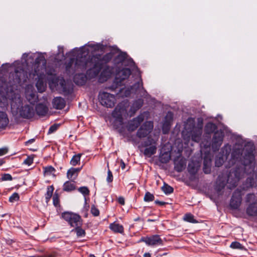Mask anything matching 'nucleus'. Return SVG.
Wrapping results in <instances>:
<instances>
[{"label": "nucleus", "instance_id": "1", "mask_svg": "<svg viewBox=\"0 0 257 257\" xmlns=\"http://www.w3.org/2000/svg\"><path fill=\"white\" fill-rule=\"evenodd\" d=\"M222 154L218 155L215 159V166L219 167L222 165L225 159H229L227 167L230 168L235 165V168L230 171L227 180V187L231 189L237 185L241 178V171L239 168L241 161V145L236 144L232 148L226 145L221 150Z\"/></svg>", "mask_w": 257, "mask_h": 257}, {"label": "nucleus", "instance_id": "2", "mask_svg": "<svg viewBox=\"0 0 257 257\" xmlns=\"http://www.w3.org/2000/svg\"><path fill=\"white\" fill-rule=\"evenodd\" d=\"M11 100V108L12 114L16 117H21L29 119L35 114L33 105L25 104L23 105L22 99L19 94H13Z\"/></svg>", "mask_w": 257, "mask_h": 257}, {"label": "nucleus", "instance_id": "3", "mask_svg": "<svg viewBox=\"0 0 257 257\" xmlns=\"http://www.w3.org/2000/svg\"><path fill=\"white\" fill-rule=\"evenodd\" d=\"M102 45L100 44H89L81 48L75 61V65L77 68L85 69L88 63L86 56L90 53H93L99 50H102Z\"/></svg>", "mask_w": 257, "mask_h": 257}, {"label": "nucleus", "instance_id": "4", "mask_svg": "<svg viewBox=\"0 0 257 257\" xmlns=\"http://www.w3.org/2000/svg\"><path fill=\"white\" fill-rule=\"evenodd\" d=\"M146 91L143 86L142 80L141 78L136 82L131 88H122L119 89L117 93L120 97H128L131 93H134L141 96H145Z\"/></svg>", "mask_w": 257, "mask_h": 257}, {"label": "nucleus", "instance_id": "5", "mask_svg": "<svg viewBox=\"0 0 257 257\" xmlns=\"http://www.w3.org/2000/svg\"><path fill=\"white\" fill-rule=\"evenodd\" d=\"M244 148L242 149V155L244 154L243 160H242V165L245 166H251L254 161L253 152L255 150L254 144L251 142L245 143L242 139V146Z\"/></svg>", "mask_w": 257, "mask_h": 257}, {"label": "nucleus", "instance_id": "6", "mask_svg": "<svg viewBox=\"0 0 257 257\" xmlns=\"http://www.w3.org/2000/svg\"><path fill=\"white\" fill-rule=\"evenodd\" d=\"M157 141V139H154L149 136L147 140L142 143L139 146L140 151L143 152L145 156L151 157L156 153Z\"/></svg>", "mask_w": 257, "mask_h": 257}, {"label": "nucleus", "instance_id": "7", "mask_svg": "<svg viewBox=\"0 0 257 257\" xmlns=\"http://www.w3.org/2000/svg\"><path fill=\"white\" fill-rule=\"evenodd\" d=\"M98 100L102 105L107 108L113 107L116 103L115 96L105 91H101L99 93Z\"/></svg>", "mask_w": 257, "mask_h": 257}, {"label": "nucleus", "instance_id": "8", "mask_svg": "<svg viewBox=\"0 0 257 257\" xmlns=\"http://www.w3.org/2000/svg\"><path fill=\"white\" fill-rule=\"evenodd\" d=\"M62 217L71 226L75 227L81 226L82 220L81 216L71 212H65L62 214Z\"/></svg>", "mask_w": 257, "mask_h": 257}, {"label": "nucleus", "instance_id": "9", "mask_svg": "<svg viewBox=\"0 0 257 257\" xmlns=\"http://www.w3.org/2000/svg\"><path fill=\"white\" fill-rule=\"evenodd\" d=\"M127 102L119 103L112 111V116L116 118L119 125L122 124V114L126 112Z\"/></svg>", "mask_w": 257, "mask_h": 257}, {"label": "nucleus", "instance_id": "10", "mask_svg": "<svg viewBox=\"0 0 257 257\" xmlns=\"http://www.w3.org/2000/svg\"><path fill=\"white\" fill-rule=\"evenodd\" d=\"M46 60L44 56L41 54L39 55L35 60L34 72L33 76H39L43 73L46 68Z\"/></svg>", "mask_w": 257, "mask_h": 257}, {"label": "nucleus", "instance_id": "11", "mask_svg": "<svg viewBox=\"0 0 257 257\" xmlns=\"http://www.w3.org/2000/svg\"><path fill=\"white\" fill-rule=\"evenodd\" d=\"M14 79L15 84H20L26 82L28 78L27 73L22 68L18 67L15 69L14 73L12 74Z\"/></svg>", "mask_w": 257, "mask_h": 257}, {"label": "nucleus", "instance_id": "12", "mask_svg": "<svg viewBox=\"0 0 257 257\" xmlns=\"http://www.w3.org/2000/svg\"><path fill=\"white\" fill-rule=\"evenodd\" d=\"M153 129V123L152 121H146L140 127L137 133V136L139 138H145Z\"/></svg>", "mask_w": 257, "mask_h": 257}, {"label": "nucleus", "instance_id": "13", "mask_svg": "<svg viewBox=\"0 0 257 257\" xmlns=\"http://www.w3.org/2000/svg\"><path fill=\"white\" fill-rule=\"evenodd\" d=\"M223 134L222 132L217 131L214 132L211 144V147L213 151L218 150L222 145L223 139Z\"/></svg>", "mask_w": 257, "mask_h": 257}, {"label": "nucleus", "instance_id": "14", "mask_svg": "<svg viewBox=\"0 0 257 257\" xmlns=\"http://www.w3.org/2000/svg\"><path fill=\"white\" fill-rule=\"evenodd\" d=\"M142 241L150 246L162 245L163 241L158 235H154L150 237H142Z\"/></svg>", "mask_w": 257, "mask_h": 257}, {"label": "nucleus", "instance_id": "15", "mask_svg": "<svg viewBox=\"0 0 257 257\" xmlns=\"http://www.w3.org/2000/svg\"><path fill=\"white\" fill-rule=\"evenodd\" d=\"M131 74L129 68H123L118 71L116 74L115 83L116 85H120L121 82L127 79Z\"/></svg>", "mask_w": 257, "mask_h": 257}, {"label": "nucleus", "instance_id": "16", "mask_svg": "<svg viewBox=\"0 0 257 257\" xmlns=\"http://www.w3.org/2000/svg\"><path fill=\"white\" fill-rule=\"evenodd\" d=\"M241 205V190L237 188L233 193L230 205L233 209H237Z\"/></svg>", "mask_w": 257, "mask_h": 257}, {"label": "nucleus", "instance_id": "17", "mask_svg": "<svg viewBox=\"0 0 257 257\" xmlns=\"http://www.w3.org/2000/svg\"><path fill=\"white\" fill-rule=\"evenodd\" d=\"M202 134V127L199 126H196L194 124H193L189 136L191 137V140L195 142H199L201 140Z\"/></svg>", "mask_w": 257, "mask_h": 257}, {"label": "nucleus", "instance_id": "18", "mask_svg": "<svg viewBox=\"0 0 257 257\" xmlns=\"http://www.w3.org/2000/svg\"><path fill=\"white\" fill-rule=\"evenodd\" d=\"M173 119V113L168 111L165 117L163 125L162 131L164 134L168 133Z\"/></svg>", "mask_w": 257, "mask_h": 257}, {"label": "nucleus", "instance_id": "19", "mask_svg": "<svg viewBox=\"0 0 257 257\" xmlns=\"http://www.w3.org/2000/svg\"><path fill=\"white\" fill-rule=\"evenodd\" d=\"M144 119V116L143 115H140L133 118L128 122L127 126L128 130L132 132L134 131L143 121Z\"/></svg>", "mask_w": 257, "mask_h": 257}, {"label": "nucleus", "instance_id": "20", "mask_svg": "<svg viewBox=\"0 0 257 257\" xmlns=\"http://www.w3.org/2000/svg\"><path fill=\"white\" fill-rule=\"evenodd\" d=\"M112 54L111 53H107L103 56H101L100 55H96V56H94V59H97L98 62H97L99 65H101L102 67V65L104 64H106L109 62L112 59Z\"/></svg>", "mask_w": 257, "mask_h": 257}, {"label": "nucleus", "instance_id": "21", "mask_svg": "<svg viewBox=\"0 0 257 257\" xmlns=\"http://www.w3.org/2000/svg\"><path fill=\"white\" fill-rule=\"evenodd\" d=\"M186 165V160L183 158H178L174 161V169L178 172H182Z\"/></svg>", "mask_w": 257, "mask_h": 257}, {"label": "nucleus", "instance_id": "22", "mask_svg": "<svg viewBox=\"0 0 257 257\" xmlns=\"http://www.w3.org/2000/svg\"><path fill=\"white\" fill-rule=\"evenodd\" d=\"M102 68L101 65L96 63L92 68L88 70L87 74L91 78H95L99 74Z\"/></svg>", "mask_w": 257, "mask_h": 257}, {"label": "nucleus", "instance_id": "23", "mask_svg": "<svg viewBox=\"0 0 257 257\" xmlns=\"http://www.w3.org/2000/svg\"><path fill=\"white\" fill-rule=\"evenodd\" d=\"M53 107L57 109H62L65 106V100L61 97H55L52 101Z\"/></svg>", "mask_w": 257, "mask_h": 257}, {"label": "nucleus", "instance_id": "24", "mask_svg": "<svg viewBox=\"0 0 257 257\" xmlns=\"http://www.w3.org/2000/svg\"><path fill=\"white\" fill-rule=\"evenodd\" d=\"M86 80V76L82 73L76 74L74 75L73 78L74 82L78 85H83L85 84Z\"/></svg>", "mask_w": 257, "mask_h": 257}, {"label": "nucleus", "instance_id": "25", "mask_svg": "<svg viewBox=\"0 0 257 257\" xmlns=\"http://www.w3.org/2000/svg\"><path fill=\"white\" fill-rule=\"evenodd\" d=\"M164 148H163L160 152L159 156V160L162 163H167L171 159L170 151L168 150L166 152H163Z\"/></svg>", "mask_w": 257, "mask_h": 257}, {"label": "nucleus", "instance_id": "26", "mask_svg": "<svg viewBox=\"0 0 257 257\" xmlns=\"http://www.w3.org/2000/svg\"><path fill=\"white\" fill-rule=\"evenodd\" d=\"M26 97L31 105H34V103L37 101L38 96L35 92L27 90L26 92Z\"/></svg>", "mask_w": 257, "mask_h": 257}, {"label": "nucleus", "instance_id": "27", "mask_svg": "<svg viewBox=\"0 0 257 257\" xmlns=\"http://www.w3.org/2000/svg\"><path fill=\"white\" fill-rule=\"evenodd\" d=\"M9 122V119L7 113L3 111H0V128H5Z\"/></svg>", "mask_w": 257, "mask_h": 257}, {"label": "nucleus", "instance_id": "28", "mask_svg": "<svg viewBox=\"0 0 257 257\" xmlns=\"http://www.w3.org/2000/svg\"><path fill=\"white\" fill-rule=\"evenodd\" d=\"M246 213L250 216H257V202L250 203L246 209Z\"/></svg>", "mask_w": 257, "mask_h": 257}, {"label": "nucleus", "instance_id": "29", "mask_svg": "<svg viewBox=\"0 0 257 257\" xmlns=\"http://www.w3.org/2000/svg\"><path fill=\"white\" fill-rule=\"evenodd\" d=\"M57 85L64 92L66 93H69L70 92L71 89L70 86L66 83L65 80L63 78L59 80L58 84Z\"/></svg>", "mask_w": 257, "mask_h": 257}, {"label": "nucleus", "instance_id": "30", "mask_svg": "<svg viewBox=\"0 0 257 257\" xmlns=\"http://www.w3.org/2000/svg\"><path fill=\"white\" fill-rule=\"evenodd\" d=\"M48 110L47 107L42 103H39L36 106V111L39 115L44 116L47 113Z\"/></svg>", "mask_w": 257, "mask_h": 257}, {"label": "nucleus", "instance_id": "31", "mask_svg": "<svg viewBox=\"0 0 257 257\" xmlns=\"http://www.w3.org/2000/svg\"><path fill=\"white\" fill-rule=\"evenodd\" d=\"M199 165L197 163L194 161L190 162L188 166V172L192 175L196 174L198 170Z\"/></svg>", "mask_w": 257, "mask_h": 257}, {"label": "nucleus", "instance_id": "32", "mask_svg": "<svg viewBox=\"0 0 257 257\" xmlns=\"http://www.w3.org/2000/svg\"><path fill=\"white\" fill-rule=\"evenodd\" d=\"M144 101L142 99H138L134 101L131 106L130 111L131 112L135 113L138 110H139L143 105Z\"/></svg>", "mask_w": 257, "mask_h": 257}, {"label": "nucleus", "instance_id": "33", "mask_svg": "<svg viewBox=\"0 0 257 257\" xmlns=\"http://www.w3.org/2000/svg\"><path fill=\"white\" fill-rule=\"evenodd\" d=\"M109 228L111 230L115 233H122L123 232V226L115 222L110 224Z\"/></svg>", "mask_w": 257, "mask_h": 257}, {"label": "nucleus", "instance_id": "34", "mask_svg": "<svg viewBox=\"0 0 257 257\" xmlns=\"http://www.w3.org/2000/svg\"><path fill=\"white\" fill-rule=\"evenodd\" d=\"M76 188L74 182L66 181L63 185V190L66 192H70L75 190Z\"/></svg>", "mask_w": 257, "mask_h": 257}, {"label": "nucleus", "instance_id": "35", "mask_svg": "<svg viewBox=\"0 0 257 257\" xmlns=\"http://www.w3.org/2000/svg\"><path fill=\"white\" fill-rule=\"evenodd\" d=\"M217 129L216 125L212 122L207 123L205 127V133L210 135Z\"/></svg>", "mask_w": 257, "mask_h": 257}, {"label": "nucleus", "instance_id": "36", "mask_svg": "<svg viewBox=\"0 0 257 257\" xmlns=\"http://www.w3.org/2000/svg\"><path fill=\"white\" fill-rule=\"evenodd\" d=\"M226 184V182L225 180L222 181L220 176L218 177V178L216 181L215 189L217 192L221 191L225 187Z\"/></svg>", "mask_w": 257, "mask_h": 257}, {"label": "nucleus", "instance_id": "37", "mask_svg": "<svg viewBox=\"0 0 257 257\" xmlns=\"http://www.w3.org/2000/svg\"><path fill=\"white\" fill-rule=\"evenodd\" d=\"M54 187L53 186H49L47 189V192L45 194L46 202L47 203L50 200L54 191Z\"/></svg>", "mask_w": 257, "mask_h": 257}, {"label": "nucleus", "instance_id": "38", "mask_svg": "<svg viewBox=\"0 0 257 257\" xmlns=\"http://www.w3.org/2000/svg\"><path fill=\"white\" fill-rule=\"evenodd\" d=\"M67 176L69 179L71 180H75L76 178L77 175L74 168H71L67 171Z\"/></svg>", "mask_w": 257, "mask_h": 257}, {"label": "nucleus", "instance_id": "39", "mask_svg": "<svg viewBox=\"0 0 257 257\" xmlns=\"http://www.w3.org/2000/svg\"><path fill=\"white\" fill-rule=\"evenodd\" d=\"M206 160L204 159L203 170L205 174H209L211 172V160H209L208 165H206Z\"/></svg>", "mask_w": 257, "mask_h": 257}, {"label": "nucleus", "instance_id": "40", "mask_svg": "<svg viewBox=\"0 0 257 257\" xmlns=\"http://www.w3.org/2000/svg\"><path fill=\"white\" fill-rule=\"evenodd\" d=\"M8 83L4 77H0V91H3L8 89Z\"/></svg>", "mask_w": 257, "mask_h": 257}, {"label": "nucleus", "instance_id": "41", "mask_svg": "<svg viewBox=\"0 0 257 257\" xmlns=\"http://www.w3.org/2000/svg\"><path fill=\"white\" fill-rule=\"evenodd\" d=\"M162 190L166 194H171L173 192L174 189L171 186L165 183L162 187Z\"/></svg>", "mask_w": 257, "mask_h": 257}, {"label": "nucleus", "instance_id": "42", "mask_svg": "<svg viewBox=\"0 0 257 257\" xmlns=\"http://www.w3.org/2000/svg\"><path fill=\"white\" fill-rule=\"evenodd\" d=\"M81 156V155L80 154L74 155L70 161L71 165L72 166H76L80 162Z\"/></svg>", "mask_w": 257, "mask_h": 257}, {"label": "nucleus", "instance_id": "43", "mask_svg": "<svg viewBox=\"0 0 257 257\" xmlns=\"http://www.w3.org/2000/svg\"><path fill=\"white\" fill-rule=\"evenodd\" d=\"M184 220L190 223H195L197 222L194 219V216L190 213L185 214L184 216Z\"/></svg>", "mask_w": 257, "mask_h": 257}, {"label": "nucleus", "instance_id": "44", "mask_svg": "<svg viewBox=\"0 0 257 257\" xmlns=\"http://www.w3.org/2000/svg\"><path fill=\"white\" fill-rule=\"evenodd\" d=\"M74 230L76 233L77 236L83 237L85 236V230L81 228V226H75Z\"/></svg>", "mask_w": 257, "mask_h": 257}, {"label": "nucleus", "instance_id": "45", "mask_svg": "<svg viewBox=\"0 0 257 257\" xmlns=\"http://www.w3.org/2000/svg\"><path fill=\"white\" fill-rule=\"evenodd\" d=\"M36 86L39 92H43L45 91V86L43 81L39 80L37 82Z\"/></svg>", "mask_w": 257, "mask_h": 257}, {"label": "nucleus", "instance_id": "46", "mask_svg": "<svg viewBox=\"0 0 257 257\" xmlns=\"http://www.w3.org/2000/svg\"><path fill=\"white\" fill-rule=\"evenodd\" d=\"M126 54L124 53H119L116 57V61L117 63H122L126 59Z\"/></svg>", "mask_w": 257, "mask_h": 257}, {"label": "nucleus", "instance_id": "47", "mask_svg": "<svg viewBox=\"0 0 257 257\" xmlns=\"http://www.w3.org/2000/svg\"><path fill=\"white\" fill-rule=\"evenodd\" d=\"M55 172V169L51 166L44 168V174L45 175L53 174Z\"/></svg>", "mask_w": 257, "mask_h": 257}, {"label": "nucleus", "instance_id": "48", "mask_svg": "<svg viewBox=\"0 0 257 257\" xmlns=\"http://www.w3.org/2000/svg\"><path fill=\"white\" fill-rule=\"evenodd\" d=\"M155 197L153 194H151L149 192L146 193L144 200L146 202L152 201L154 200Z\"/></svg>", "mask_w": 257, "mask_h": 257}, {"label": "nucleus", "instance_id": "49", "mask_svg": "<svg viewBox=\"0 0 257 257\" xmlns=\"http://www.w3.org/2000/svg\"><path fill=\"white\" fill-rule=\"evenodd\" d=\"M78 190L84 196L88 195L89 194V190L87 187H81L78 188Z\"/></svg>", "mask_w": 257, "mask_h": 257}, {"label": "nucleus", "instance_id": "50", "mask_svg": "<svg viewBox=\"0 0 257 257\" xmlns=\"http://www.w3.org/2000/svg\"><path fill=\"white\" fill-rule=\"evenodd\" d=\"M19 195L17 193H13L9 198V201L11 202H14L19 200Z\"/></svg>", "mask_w": 257, "mask_h": 257}, {"label": "nucleus", "instance_id": "51", "mask_svg": "<svg viewBox=\"0 0 257 257\" xmlns=\"http://www.w3.org/2000/svg\"><path fill=\"white\" fill-rule=\"evenodd\" d=\"M90 211L92 215L94 216H97L99 214V210L94 205H92Z\"/></svg>", "mask_w": 257, "mask_h": 257}, {"label": "nucleus", "instance_id": "52", "mask_svg": "<svg viewBox=\"0 0 257 257\" xmlns=\"http://www.w3.org/2000/svg\"><path fill=\"white\" fill-rule=\"evenodd\" d=\"M230 247L233 249H240L241 244L239 242L234 241L231 243Z\"/></svg>", "mask_w": 257, "mask_h": 257}, {"label": "nucleus", "instance_id": "53", "mask_svg": "<svg viewBox=\"0 0 257 257\" xmlns=\"http://www.w3.org/2000/svg\"><path fill=\"white\" fill-rule=\"evenodd\" d=\"M255 195L254 194H248L246 197V201L250 202L253 201L255 199Z\"/></svg>", "mask_w": 257, "mask_h": 257}, {"label": "nucleus", "instance_id": "54", "mask_svg": "<svg viewBox=\"0 0 257 257\" xmlns=\"http://www.w3.org/2000/svg\"><path fill=\"white\" fill-rule=\"evenodd\" d=\"M13 180L12 176L10 174H4L2 177L3 181H11Z\"/></svg>", "mask_w": 257, "mask_h": 257}, {"label": "nucleus", "instance_id": "55", "mask_svg": "<svg viewBox=\"0 0 257 257\" xmlns=\"http://www.w3.org/2000/svg\"><path fill=\"white\" fill-rule=\"evenodd\" d=\"M59 125L54 124L51 125L48 131V134H52L55 132L58 128Z\"/></svg>", "mask_w": 257, "mask_h": 257}, {"label": "nucleus", "instance_id": "56", "mask_svg": "<svg viewBox=\"0 0 257 257\" xmlns=\"http://www.w3.org/2000/svg\"><path fill=\"white\" fill-rule=\"evenodd\" d=\"M53 202L55 206H57L59 204V197L57 194H55L53 197Z\"/></svg>", "mask_w": 257, "mask_h": 257}, {"label": "nucleus", "instance_id": "57", "mask_svg": "<svg viewBox=\"0 0 257 257\" xmlns=\"http://www.w3.org/2000/svg\"><path fill=\"white\" fill-rule=\"evenodd\" d=\"M33 162V158L31 157H28L24 161V164L28 165V166L31 165Z\"/></svg>", "mask_w": 257, "mask_h": 257}, {"label": "nucleus", "instance_id": "58", "mask_svg": "<svg viewBox=\"0 0 257 257\" xmlns=\"http://www.w3.org/2000/svg\"><path fill=\"white\" fill-rule=\"evenodd\" d=\"M106 180L109 183L111 182L113 180L112 174L110 170H108L107 171V177Z\"/></svg>", "mask_w": 257, "mask_h": 257}, {"label": "nucleus", "instance_id": "59", "mask_svg": "<svg viewBox=\"0 0 257 257\" xmlns=\"http://www.w3.org/2000/svg\"><path fill=\"white\" fill-rule=\"evenodd\" d=\"M8 152V149L6 147L0 148V156L6 154Z\"/></svg>", "mask_w": 257, "mask_h": 257}, {"label": "nucleus", "instance_id": "60", "mask_svg": "<svg viewBox=\"0 0 257 257\" xmlns=\"http://www.w3.org/2000/svg\"><path fill=\"white\" fill-rule=\"evenodd\" d=\"M58 53L59 54H62V55H64V51H63V47L61 46H58Z\"/></svg>", "mask_w": 257, "mask_h": 257}, {"label": "nucleus", "instance_id": "61", "mask_svg": "<svg viewBox=\"0 0 257 257\" xmlns=\"http://www.w3.org/2000/svg\"><path fill=\"white\" fill-rule=\"evenodd\" d=\"M105 73H107L106 77H109L110 75V72H107L106 69L103 70V71L101 72V76L104 75Z\"/></svg>", "mask_w": 257, "mask_h": 257}, {"label": "nucleus", "instance_id": "62", "mask_svg": "<svg viewBox=\"0 0 257 257\" xmlns=\"http://www.w3.org/2000/svg\"><path fill=\"white\" fill-rule=\"evenodd\" d=\"M118 201L121 205H123L124 204V199L122 197H119Z\"/></svg>", "mask_w": 257, "mask_h": 257}, {"label": "nucleus", "instance_id": "63", "mask_svg": "<svg viewBox=\"0 0 257 257\" xmlns=\"http://www.w3.org/2000/svg\"><path fill=\"white\" fill-rule=\"evenodd\" d=\"M155 203L157 204H159L160 205H165L166 203L165 202H163V201H158V200H156L155 201Z\"/></svg>", "mask_w": 257, "mask_h": 257}, {"label": "nucleus", "instance_id": "64", "mask_svg": "<svg viewBox=\"0 0 257 257\" xmlns=\"http://www.w3.org/2000/svg\"><path fill=\"white\" fill-rule=\"evenodd\" d=\"M151 254L149 252H146L144 254V257H151Z\"/></svg>", "mask_w": 257, "mask_h": 257}]
</instances>
